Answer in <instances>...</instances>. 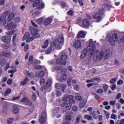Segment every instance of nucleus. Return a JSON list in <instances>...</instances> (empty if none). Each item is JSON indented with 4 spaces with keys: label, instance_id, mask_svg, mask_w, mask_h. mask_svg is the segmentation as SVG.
Instances as JSON below:
<instances>
[{
    "label": "nucleus",
    "instance_id": "nucleus-42",
    "mask_svg": "<svg viewBox=\"0 0 124 124\" xmlns=\"http://www.w3.org/2000/svg\"><path fill=\"white\" fill-rule=\"evenodd\" d=\"M33 39H34L33 37H29L28 39H26V42H31V41H32Z\"/></svg>",
    "mask_w": 124,
    "mask_h": 124
},
{
    "label": "nucleus",
    "instance_id": "nucleus-4",
    "mask_svg": "<svg viewBox=\"0 0 124 124\" xmlns=\"http://www.w3.org/2000/svg\"><path fill=\"white\" fill-rule=\"evenodd\" d=\"M31 2H33V7H38L39 9H43L45 7V4L44 2H42V0H30Z\"/></svg>",
    "mask_w": 124,
    "mask_h": 124
},
{
    "label": "nucleus",
    "instance_id": "nucleus-55",
    "mask_svg": "<svg viewBox=\"0 0 124 124\" xmlns=\"http://www.w3.org/2000/svg\"><path fill=\"white\" fill-rule=\"evenodd\" d=\"M15 68H16V67H15ZM16 71H17V69H15L14 70H10L8 71V73H15V72H16Z\"/></svg>",
    "mask_w": 124,
    "mask_h": 124
},
{
    "label": "nucleus",
    "instance_id": "nucleus-16",
    "mask_svg": "<svg viewBox=\"0 0 124 124\" xmlns=\"http://www.w3.org/2000/svg\"><path fill=\"white\" fill-rule=\"evenodd\" d=\"M85 36H86V32L84 31H80L78 33L77 37L78 38H85Z\"/></svg>",
    "mask_w": 124,
    "mask_h": 124
},
{
    "label": "nucleus",
    "instance_id": "nucleus-24",
    "mask_svg": "<svg viewBox=\"0 0 124 124\" xmlns=\"http://www.w3.org/2000/svg\"><path fill=\"white\" fill-rule=\"evenodd\" d=\"M35 69L38 70V69H45L46 71H47V69L44 66L42 65H37L35 67Z\"/></svg>",
    "mask_w": 124,
    "mask_h": 124
},
{
    "label": "nucleus",
    "instance_id": "nucleus-27",
    "mask_svg": "<svg viewBox=\"0 0 124 124\" xmlns=\"http://www.w3.org/2000/svg\"><path fill=\"white\" fill-rule=\"evenodd\" d=\"M7 61L5 59H2L1 61H0V64L1 65V66H4L5 64H6V62Z\"/></svg>",
    "mask_w": 124,
    "mask_h": 124
},
{
    "label": "nucleus",
    "instance_id": "nucleus-51",
    "mask_svg": "<svg viewBox=\"0 0 124 124\" xmlns=\"http://www.w3.org/2000/svg\"><path fill=\"white\" fill-rule=\"evenodd\" d=\"M26 75L27 76H29V77H33V75H32V73H30L29 72H27Z\"/></svg>",
    "mask_w": 124,
    "mask_h": 124
},
{
    "label": "nucleus",
    "instance_id": "nucleus-13",
    "mask_svg": "<svg viewBox=\"0 0 124 124\" xmlns=\"http://www.w3.org/2000/svg\"><path fill=\"white\" fill-rule=\"evenodd\" d=\"M71 114H72V112L68 111L65 114L64 118H65V121H71L72 119L71 117Z\"/></svg>",
    "mask_w": 124,
    "mask_h": 124
},
{
    "label": "nucleus",
    "instance_id": "nucleus-57",
    "mask_svg": "<svg viewBox=\"0 0 124 124\" xmlns=\"http://www.w3.org/2000/svg\"><path fill=\"white\" fill-rule=\"evenodd\" d=\"M61 5H62L63 7H66V6H67V4L66 2H65V1H63L62 2Z\"/></svg>",
    "mask_w": 124,
    "mask_h": 124
},
{
    "label": "nucleus",
    "instance_id": "nucleus-36",
    "mask_svg": "<svg viewBox=\"0 0 124 124\" xmlns=\"http://www.w3.org/2000/svg\"><path fill=\"white\" fill-rule=\"evenodd\" d=\"M10 63H11V62H10L6 64V65L5 67V71H6V70H7V69L10 68Z\"/></svg>",
    "mask_w": 124,
    "mask_h": 124
},
{
    "label": "nucleus",
    "instance_id": "nucleus-43",
    "mask_svg": "<svg viewBox=\"0 0 124 124\" xmlns=\"http://www.w3.org/2000/svg\"><path fill=\"white\" fill-rule=\"evenodd\" d=\"M117 80H118V78H113L110 79V83L111 84H114V83H115V82H116L117 81Z\"/></svg>",
    "mask_w": 124,
    "mask_h": 124
},
{
    "label": "nucleus",
    "instance_id": "nucleus-59",
    "mask_svg": "<svg viewBox=\"0 0 124 124\" xmlns=\"http://www.w3.org/2000/svg\"><path fill=\"white\" fill-rule=\"evenodd\" d=\"M13 109H19V106L16 104H14L12 105Z\"/></svg>",
    "mask_w": 124,
    "mask_h": 124
},
{
    "label": "nucleus",
    "instance_id": "nucleus-30",
    "mask_svg": "<svg viewBox=\"0 0 124 124\" xmlns=\"http://www.w3.org/2000/svg\"><path fill=\"white\" fill-rule=\"evenodd\" d=\"M45 75L44 71H42L39 72V73L36 74V76H38V77H43Z\"/></svg>",
    "mask_w": 124,
    "mask_h": 124
},
{
    "label": "nucleus",
    "instance_id": "nucleus-41",
    "mask_svg": "<svg viewBox=\"0 0 124 124\" xmlns=\"http://www.w3.org/2000/svg\"><path fill=\"white\" fill-rule=\"evenodd\" d=\"M15 33V31L14 30L6 32L8 35H12V34H14Z\"/></svg>",
    "mask_w": 124,
    "mask_h": 124
},
{
    "label": "nucleus",
    "instance_id": "nucleus-8",
    "mask_svg": "<svg viewBox=\"0 0 124 124\" xmlns=\"http://www.w3.org/2000/svg\"><path fill=\"white\" fill-rule=\"evenodd\" d=\"M52 86V78H48L44 86H42L41 88V91L43 92V91H45L46 89H48V88H50Z\"/></svg>",
    "mask_w": 124,
    "mask_h": 124
},
{
    "label": "nucleus",
    "instance_id": "nucleus-44",
    "mask_svg": "<svg viewBox=\"0 0 124 124\" xmlns=\"http://www.w3.org/2000/svg\"><path fill=\"white\" fill-rule=\"evenodd\" d=\"M103 90L104 92H107V90H108V85L107 84H105L103 86Z\"/></svg>",
    "mask_w": 124,
    "mask_h": 124
},
{
    "label": "nucleus",
    "instance_id": "nucleus-3",
    "mask_svg": "<svg viewBox=\"0 0 124 124\" xmlns=\"http://www.w3.org/2000/svg\"><path fill=\"white\" fill-rule=\"evenodd\" d=\"M103 11H104V9H100L98 12L95 14L93 15V17L94 20H96V22L99 23L102 20V16H103Z\"/></svg>",
    "mask_w": 124,
    "mask_h": 124
},
{
    "label": "nucleus",
    "instance_id": "nucleus-7",
    "mask_svg": "<svg viewBox=\"0 0 124 124\" xmlns=\"http://www.w3.org/2000/svg\"><path fill=\"white\" fill-rule=\"evenodd\" d=\"M47 119V114H46V110L44 109L41 113V115L39 118V123L40 124H44L46 123Z\"/></svg>",
    "mask_w": 124,
    "mask_h": 124
},
{
    "label": "nucleus",
    "instance_id": "nucleus-46",
    "mask_svg": "<svg viewBox=\"0 0 124 124\" xmlns=\"http://www.w3.org/2000/svg\"><path fill=\"white\" fill-rule=\"evenodd\" d=\"M76 99L78 100L79 101H81V100L83 99V98L81 96L78 95L76 96Z\"/></svg>",
    "mask_w": 124,
    "mask_h": 124
},
{
    "label": "nucleus",
    "instance_id": "nucleus-17",
    "mask_svg": "<svg viewBox=\"0 0 124 124\" xmlns=\"http://www.w3.org/2000/svg\"><path fill=\"white\" fill-rule=\"evenodd\" d=\"M72 104L71 103H63L61 104V107L65 108L66 109H71Z\"/></svg>",
    "mask_w": 124,
    "mask_h": 124
},
{
    "label": "nucleus",
    "instance_id": "nucleus-62",
    "mask_svg": "<svg viewBox=\"0 0 124 124\" xmlns=\"http://www.w3.org/2000/svg\"><path fill=\"white\" fill-rule=\"evenodd\" d=\"M74 89L75 91H79V86L78 85H76L74 87Z\"/></svg>",
    "mask_w": 124,
    "mask_h": 124
},
{
    "label": "nucleus",
    "instance_id": "nucleus-37",
    "mask_svg": "<svg viewBox=\"0 0 124 124\" xmlns=\"http://www.w3.org/2000/svg\"><path fill=\"white\" fill-rule=\"evenodd\" d=\"M71 83H72V78H69L67 79V84L68 86H71Z\"/></svg>",
    "mask_w": 124,
    "mask_h": 124
},
{
    "label": "nucleus",
    "instance_id": "nucleus-14",
    "mask_svg": "<svg viewBox=\"0 0 124 124\" xmlns=\"http://www.w3.org/2000/svg\"><path fill=\"white\" fill-rule=\"evenodd\" d=\"M60 58L63 62H65L67 60V55L65 54L64 51H62L60 53Z\"/></svg>",
    "mask_w": 124,
    "mask_h": 124
},
{
    "label": "nucleus",
    "instance_id": "nucleus-31",
    "mask_svg": "<svg viewBox=\"0 0 124 124\" xmlns=\"http://www.w3.org/2000/svg\"><path fill=\"white\" fill-rule=\"evenodd\" d=\"M30 36H31V34H30V32H26L24 34V36H23V39L24 40L26 39H28Z\"/></svg>",
    "mask_w": 124,
    "mask_h": 124
},
{
    "label": "nucleus",
    "instance_id": "nucleus-52",
    "mask_svg": "<svg viewBox=\"0 0 124 124\" xmlns=\"http://www.w3.org/2000/svg\"><path fill=\"white\" fill-rule=\"evenodd\" d=\"M31 24L33 26V27H34L35 28L38 27V25H37V24H36L35 23H34V22H33V21L31 20Z\"/></svg>",
    "mask_w": 124,
    "mask_h": 124
},
{
    "label": "nucleus",
    "instance_id": "nucleus-29",
    "mask_svg": "<svg viewBox=\"0 0 124 124\" xmlns=\"http://www.w3.org/2000/svg\"><path fill=\"white\" fill-rule=\"evenodd\" d=\"M86 105V101L81 102L79 104V108H84V107Z\"/></svg>",
    "mask_w": 124,
    "mask_h": 124
},
{
    "label": "nucleus",
    "instance_id": "nucleus-19",
    "mask_svg": "<svg viewBox=\"0 0 124 124\" xmlns=\"http://www.w3.org/2000/svg\"><path fill=\"white\" fill-rule=\"evenodd\" d=\"M57 80L59 82H62V81H65V80H66V74L63 73L62 74V78L60 79L57 78Z\"/></svg>",
    "mask_w": 124,
    "mask_h": 124
},
{
    "label": "nucleus",
    "instance_id": "nucleus-63",
    "mask_svg": "<svg viewBox=\"0 0 124 124\" xmlns=\"http://www.w3.org/2000/svg\"><path fill=\"white\" fill-rule=\"evenodd\" d=\"M32 99L34 100H36V96L35 95V93L33 92V94L32 95Z\"/></svg>",
    "mask_w": 124,
    "mask_h": 124
},
{
    "label": "nucleus",
    "instance_id": "nucleus-47",
    "mask_svg": "<svg viewBox=\"0 0 124 124\" xmlns=\"http://www.w3.org/2000/svg\"><path fill=\"white\" fill-rule=\"evenodd\" d=\"M66 88V85L65 84H63L62 85H61V89L62 92H64V90H65Z\"/></svg>",
    "mask_w": 124,
    "mask_h": 124
},
{
    "label": "nucleus",
    "instance_id": "nucleus-64",
    "mask_svg": "<svg viewBox=\"0 0 124 124\" xmlns=\"http://www.w3.org/2000/svg\"><path fill=\"white\" fill-rule=\"evenodd\" d=\"M7 84L8 85H11L12 84V79L10 78L7 81Z\"/></svg>",
    "mask_w": 124,
    "mask_h": 124
},
{
    "label": "nucleus",
    "instance_id": "nucleus-53",
    "mask_svg": "<svg viewBox=\"0 0 124 124\" xmlns=\"http://www.w3.org/2000/svg\"><path fill=\"white\" fill-rule=\"evenodd\" d=\"M83 0H78V3H79L81 6H83V5H84V2H83Z\"/></svg>",
    "mask_w": 124,
    "mask_h": 124
},
{
    "label": "nucleus",
    "instance_id": "nucleus-25",
    "mask_svg": "<svg viewBox=\"0 0 124 124\" xmlns=\"http://www.w3.org/2000/svg\"><path fill=\"white\" fill-rule=\"evenodd\" d=\"M45 20V18H44L43 17H41L37 19V23L39 25H41V24H43V22H44Z\"/></svg>",
    "mask_w": 124,
    "mask_h": 124
},
{
    "label": "nucleus",
    "instance_id": "nucleus-61",
    "mask_svg": "<svg viewBox=\"0 0 124 124\" xmlns=\"http://www.w3.org/2000/svg\"><path fill=\"white\" fill-rule=\"evenodd\" d=\"M17 37V35L16 34H15L13 35V43H14V42H15V40H16V38Z\"/></svg>",
    "mask_w": 124,
    "mask_h": 124
},
{
    "label": "nucleus",
    "instance_id": "nucleus-35",
    "mask_svg": "<svg viewBox=\"0 0 124 124\" xmlns=\"http://www.w3.org/2000/svg\"><path fill=\"white\" fill-rule=\"evenodd\" d=\"M69 99V95H65L63 97V102H66Z\"/></svg>",
    "mask_w": 124,
    "mask_h": 124
},
{
    "label": "nucleus",
    "instance_id": "nucleus-54",
    "mask_svg": "<svg viewBox=\"0 0 124 124\" xmlns=\"http://www.w3.org/2000/svg\"><path fill=\"white\" fill-rule=\"evenodd\" d=\"M7 81V78L4 77L1 79V83H4V82H6Z\"/></svg>",
    "mask_w": 124,
    "mask_h": 124
},
{
    "label": "nucleus",
    "instance_id": "nucleus-58",
    "mask_svg": "<svg viewBox=\"0 0 124 124\" xmlns=\"http://www.w3.org/2000/svg\"><path fill=\"white\" fill-rule=\"evenodd\" d=\"M96 93H103V89H99L97 90Z\"/></svg>",
    "mask_w": 124,
    "mask_h": 124
},
{
    "label": "nucleus",
    "instance_id": "nucleus-9",
    "mask_svg": "<svg viewBox=\"0 0 124 124\" xmlns=\"http://www.w3.org/2000/svg\"><path fill=\"white\" fill-rule=\"evenodd\" d=\"M31 34L34 38H37L40 36V34L38 33V30L32 28L30 29Z\"/></svg>",
    "mask_w": 124,
    "mask_h": 124
},
{
    "label": "nucleus",
    "instance_id": "nucleus-34",
    "mask_svg": "<svg viewBox=\"0 0 124 124\" xmlns=\"http://www.w3.org/2000/svg\"><path fill=\"white\" fill-rule=\"evenodd\" d=\"M28 100L29 99L28 97H25L22 99L21 102H23V103H24V105H25L26 103L27 102Z\"/></svg>",
    "mask_w": 124,
    "mask_h": 124
},
{
    "label": "nucleus",
    "instance_id": "nucleus-48",
    "mask_svg": "<svg viewBox=\"0 0 124 124\" xmlns=\"http://www.w3.org/2000/svg\"><path fill=\"white\" fill-rule=\"evenodd\" d=\"M13 118H10L8 119L7 120V123L8 124H11L13 122Z\"/></svg>",
    "mask_w": 124,
    "mask_h": 124
},
{
    "label": "nucleus",
    "instance_id": "nucleus-21",
    "mask_svg": "<svg viewBox=\"0 0 124 124\" xmlns=\"http://www.w3.org/2000/svg\"><path fill=\"white\" fill-rule=\"evenodd\" d=\"M49 43H50L49 40H46L44 43V44L42 45V48L43 49H46V48L48 47V45H49Z\"/></svg>",
    "mask_w": 124,
    "mask_h": 124
},
{
    "label": "nucleus",
    "instance_id": "nucleus-40",
    "mask_svg": "<svg viewBox=\"0 0 124 124\" xmlns=\"http://www.w3.org/2000/svg\"><path fill=\"white\" fill-rule=\"evenodd\" d=\"M45 83V79H44V78H41L40 79V84L41 86H42V85H44V83Z\"/></svg>",
    "mask_w": 124,
    "mask_h": 124
},
{
    "label": "nucleus",
    "instance_id": "nucleus-33",
    "mask_svg": "<svg viewBox=\"0 0 124 124\" xmlns=\"http://www.w3.org/2000/svg\"><path fill=\"white\" fill-rule=\"evenodd\" d=\"M84 119H86V120H88V121H91V120L93 119V117L92 115L86 114L84 115Z\"/></svg>",
    "mask_w": 124,
    "mask_h": 124
},
{
    "label": "nucleus",
    "instance_id": "nucleus-50",
    "mask_svg": "<svg viewBox=\"0 0 124 124\" xmlns=\"http://www.w3.org/2000/svg\"><path fill=\"white\" fill-rule=\"evenodd\" d=\"M68 14H69L70 16H73V15H74V12H73L72 10H69L68 12Z\"/></svg>",
    "mask_w": 124,
    "mask_h": 124
},
{
    "label": "nucleus",
    "instance_id": "nucleus-49",
    "mask_svg": "<svg viewBox=\"0 0 124 124\" xmlns=\"http://www.w3.org/2000/svg\"><path fill=\"white\" fill-rule=\"evenodd\" d=\"M124 84V81L122 79H119L117 81V85H123Z\"/></svg>",
    "mask_w": 124,
    "mask_h": 124
},
{
    "label": "nucleus",
    "instance_id": "nucleus-20",
    "mask_svg": "<svg viewBox=\"0 0 124 124\" xmlns=\"http://www.w3.org/2000/svg\"><path fill=\"white\" fill-rule=\"evenodd\" d=\"M88 111L90 112V114H91V115H93V117L94 119H97V116H95V111H94V110L93 109H88Z\"/></svg>",
    "mask_w": 124,
    "mask_h": 124
},
{
    "label": "nucleus",
    "instance_id": "nucleus-45",
    "mask_svg": "<svg viewBox=\"0 0 124 124\" xmlns=\"http://www.w3.org/2000/svg\"><path fill=\"white\" fill-rule=\"evenodd\" d=\"M53 68L55 70H61V69H62V66H54Z\"/></svg>",
    "mask_w": 124,
    "mask_h": 124
},
{
    "label": "nucleus",
    "instance_id": "nucleus-6",
    "mask_svg": "<svg viewBox=\"0 0 124 124\" xmlns=\"http://www.w3.org/2000/svg\"><path fill=\"white\" fill-rule=\"evenodd\" d=\"M118 41V35L116 33L112 34V37H110L108 39V42L111 46H115V42Z\"/></svg>",
    "mask_w": 124,
    "mask_h": 124
},
{
    "label": "nucleus",
    "instance_id": "nucleus-12",
    "mask_svg": "<svg viewBox=\"0 0 124 124\" xmlns=\"http://www.w3.org/2000/svg\"><path fill=\"white\" fill-rule=\"evenodd\" d=\"M73 46L76 49H81L82 48V44L80 40L76 41L73 45Z\"/></svg>",
    "mask_w": 124,
    "mask_h": 124
},
{
    "label": "nucleus",
    "instance_id": "nucleus-22",
    "mask_svg": "<svg viewBox=\"0 0 124 124\" xmlns=\"http://www.w3.org/2000/svg\"><path fill=\"white\" fill-rule=\"evenodd\" d=\"M2 56H4V57H11V52L7 51L2 52Z\"/></svg>",
    "mask_w": 124,
    "mask_h": 124
},
{
    "label": "nucleus",
    "instance_id": "nucleus-11",
    "mask_svg": "<svg viewBox=\"0 0 124 124\" xmlns=\"http://www.w3.org/2000/svg\"><path fill=\"white\" fill-rule=\"evenodd\" d=\"M1 40L5 43H8L11 41V36H3L1 37Z\"/></svg>",
    "mask_w": 124,
    "mask_h": 124
},
{
    "label": "nucleus",
    "instance_id": "nucleus-5",
    "mask_svg": "<svg viewBox=\"0 0 124 124\" xmlns=\"http://www.w3.org/2000/svg\"><path fill=\"white\" fill-rule=\"evenodd\" d=\"M4 27H7L8 30H13L16 28V25L15 23L11 22V20H8L4 22L3 24Z\"/></svg>",
    "mask_w": 124,
    "mask_h": 124
},
{
    "label": "nucleus",
    "instance_id": "nucleus-23",
    "mask_svg": "<svg viewBox=\"0 0 124 124\" xmlns=\"http://www.w3.org/2000/svg\"><path fill=\"white\" fill-rule=\"evenodd\" d=\"M28 81H29V78L28 77H26L22 81H21L20 84L21 86H25V85H27V83H28Z\"/></svg>",
    "mask_w": 124,
    "mask_h": 124
},
{
    "label": "nucleus",
    "instance_id": "nucleus-10",
    "mask_svg": "<svg viewBox=\"0 0 124 124\" xmlns=\"http://www.w3.org/2000/svg\"><path fill=\"white\" fill-rule=\"evenodd\" d=\"M81 27L82 28H84L85 29H89V27H90V20L87 18L83 19Z\"/></svg>",
    "mask_w": 124,
    "mask_h": 124
},
{
    "label": "nucleus",
    "instance_id": "nucleus-28",
    "mask_svg": "<svg viewBox=\"0 0 124 124\" xmlns=\"http://www.w3.org/2000/svg\"><path fill=\"white\" fill-rule=\"evenodd\" d=\"M10 93H11V89L10 88H8L6 90L4 94V95L5 96H7V95H8V94H10Z\"/></svg>",
    "mask_w": 124,
    "mask_h": 124
},
{
    "label": "nucleus",
    "instance_id": "nucleus-32",
    "mask_svg": "<svg viewBox=\"0 0 124 124\" xmlns=\"http://www.w3.org/2000/svg\"><path fill=\"white\" fill-rule=\"evenodd\" d=\"M69 102H70V103H75V101H74V99H73V96L69 95Z\"/></svg>",
    "mask_w": 124,
    "mask_h": 124
},
{
    "label": "nucleus",
    "instance_id": "nucleus-26",
    "mask_svg": "<svg viewBox=\"0 0 124 124\" xmlns=\"http://www.w3.org/2000/svg\"><path fill=\"white\" fill-rule=\"evenodd\" d=\"M14 17H15V15H14V13H11L8 15V18L10 21V20H13V19H14Z\"/></svg>",
    "mask_w": 124,
    "mask_h": 124
},
{
    "label": "nucleus",
    "instance_id": "nucleus-38",
    "mask_svg": "<svg viewBox=\"0 0 124 124\" xmlns=\"http://www.w3.org/2000/svg\"><path fill=\"white\" fill-rule=\"evenodd\" d=\"M51 52H52V48L50 47L48 49H47V50L46 51V55H50Z\"/></svg>",
    "mask_w": 124,
    "mask_h": 124
},
{
    "label": "nucleus",
    "instance_id": "nucleus-60",
    "mask_svg": "<svg viewBox=\"0 0 124 124\" xmlns=\"http://www.w3.org/2000/svg\"><path fill=\"white\" fill-rule=\"evenodd\" d=\"M28 49H29V45H26L24 47V51H25V52H27Z\"/></svg>",
    "mask_w": 124,
    "mask_h": 124
},
{
    "label": "nucleus",
    "instance_id": "nucleus-2",
    "mask_svg": "<svg viewBox=\"0 0 124 124\" xmlns=\"http://www.w3.org/2000/svg\"><path fill=\"white\" fill-rule=\"evenodd\" d=\"M51 44L53 47L58 50H60L63 44H64V37H63V35H59L58 40H54L53 43H51Z\"/></svg>",
    "mask_w": 124,
    "mask_h": 124
},
{
    "label": "nucleus",
    "instance_id": "nucleus-15",
    "mask_svg": "<svg viewBox=\"0 0 124 124\" xmlns=\"http://www.w3.org/2000/svg\"><path fill=\"white\" fill-rule=\"evenodd\" d=\"M56 62L57 64H61L62 65H65L66 64V62L63 61V60L61 59V57L56 60Z\"/></svg>",
    "mask_w": 124,
    "mask_h": 124
},
{
    "label": "nucleus",
    "instance_id": "nucleus-18",
    "mask_svg": "<svg viewBox=\"0 0 124 124\" xmlns=\"http://www.w3.org/2000/svg\"><path fill=\"white\" fill-rule=\"evenodd\" d=\"M53 22V19L50 17H48L44 22V25L45 26H48Z\"/></svg>",
    "mask_w": 124,
    "mask_h": 124
},
{
    "label": "nucleus",
    "instance_id": "nucleus-56",
    "mask_svg": "<svg viewBox=\"0 0 124 124\" xmlns=\"http://www.w3.org/2000/svg\"><path fill=\"white\" fill-rule=\"evenodd\" d=\"M55 87L56 89H61V88H62V85H61V84L56 83Z\"/></svg>",
    "mask_w": 124,
    "mask_h": 124
},
{
    "label": "nucleus",
    "instance_id": "nucleus-1",
    "mask_svg": "<svg viewBox=\"0 0 124 124\" xmlns=\"http://www.w3.org/2000/svg\"><path fill=\"white\" fill-rule=\"evenodd\" d=\"M89 50L88 48H84L81 54L80 59H85L87 56V54L92 57L93 55V60L94 62H97V61H101L104 59V60H107L109 57H110V50L109 49H102L100 53L99 51L97 50L95 51V45L93 44V40L92 39H90L89 41Z\"/></svg>",
    "mask_w": 124,
    "mask_h": 124
},
{
    "label": "nucleus",
    "instance_id": "nucleus-39",
    "mask_svg": "<svg viewBox=\"0 0 124 124\" xmlns=\"http://www.w3.org/2000/svg\"><path fill=\"white\" fill-rule=\"evenodd\" d=\"M32 105V103L31 102V101H30V99H29L25 104V105H26V106H31V105Z\"/></svg>",
    "mask_w": 124,
    "mask_h": 124
}]
</instances>
